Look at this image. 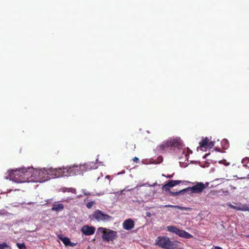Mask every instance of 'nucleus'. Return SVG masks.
Here are the masks:
<instances>
[{
  "label": "nucleus",
  "instance_id": "obj_32",
  "mask_svg": "<svg viewBox=\"0 0 249 249\" xmlns=\"http://www.w3.org/2000/svg\"><path fill=\"white\" fill-rule=\"evenodd\" d=\"M125 190H126L125 189H124L121 190L120 191V194H121V195L123 194H124V192L125 191Z\"/></svg>",
  "mask_w": 249,
  "mask_h": 249
},
{
  "label": "nucleus",
  "instance_id": "obj_26",
  "mask_svg": "<svg viewBox=\"0 0 249 249\" xmlns=\"http://www.w3.org/2000/svg\"><path fill=\"white\" fill-rule=\"evenodd\" d=\"M214 143H215V142H213V141H211L210 142H208V144L207 146V148H213L214 145Z\"/></svg>",
  "mask_w": 249,
  "mask_h": 249
},
{
  "label": "nucleus",
  "instance_id": "obj_13",
  "mask_svg": "<svg viewBox=\"0 0 249 249\" xmlns=\"http://www.w3.org/2000/svg\"><path fill=\"white\" fill-rule=\"evenodd\" d=\"M236 205H233L231 203H229L228 206L233 209L236 210H240L242 211H249V206H246L245 205H241V203H235Z\"/></svg>",
  "mask_w": 249,
  "mask_h": 249
},
{
  "label": "nucleus",
  "instance_id": "obj_12",
  "mask_svg": "<svg viewBox=\"0 0 249 249\" xmlns=\"http://www.w3.org/2000/svg\"><path fill=\"white\" fill-rule=\"evenodd\" d=\"M95 231V228L93 227H89L87 225L84 226L81 229V231L83 233L86 235H90L93 234L94 233Z\"/></svg>",
  "mask_w": 249,
  "mask_h": 249
},
{
  "label": "nucleus",
  "instance_id": "obj_43",
  "mask_svg": "<svg viewBox=\"0 0 249 249\" xmlns=\"http://www.w3.org/2000/svg\"><path fill=\"white\" fill-rule=\"evenodd\" d=\"M107 178H109V177H110V176H107Z\"/></svg>",
  "mask_w": 249,
  "mask_h": 249
},
{
  "label": "nucleus",
  "instance_id": "obj_5",
  "mask_svg": "<svg viewBox=\"0 0 249 249\" xmlns=\"http://www.w3.org/2000/svg\"><path fill=\"white\" fill-rule=\"evenodd\" d=\"M98 231L102 233V239L107 242L113 241L118 237L117 232L115 231L101 227L98 229Z\"/></svg>",
  "mask_w": 249,
  "mask_h": 249
},
{
  "label": "nucleus",
  "instance_id": "obj_4",
  "mask_svg": "<svg viewBox=\"0 0 249 249\" xmlns=\"http://www.w3.org/2000/svg\"><path fill=\"white\" fill-rule=\"evenodd\" d=\"M155 244L164 249H175L177 246V242H173L168 237L164 236L157 237Z\"/></svg>",
  "mask_w": 249,
  "mask_h": 249
},
{
  "label": "nucleus",
  "instance_id": "obj_30",
  "mask_svg": "<svg viewBox=\"0 0 249 249\" xmlns=\"http://www.w3.org/2000/svg\"><path fill=\"white\" fill-rule=\"evenodd\" d=\"M93 203H87V207L88 208H90Z\"/></svg>",
  "mask_w": 249,
  "mask_h": 249
},
{
  "label": "nucleus",
  "instance_id": "obj_21",
  "mask_svg": "<svg viewBox=\"0 0 249 249\" xmlns=\"http://www.w3.org/2000/svg\"><path fill=\"white\" fill-rule=\"evenodd\" d=\"M165 207H174L175 208L178 209L181 211H185L186 212L190 211L192 209L189 207H180L178 206H174V205H166Z\"/></svg>",
  "mask_w": 249,
  "mask_h": 249
},
{
  "label": "nucleus",
  "instance_id": "obj_18",
  "mask_svg": "<svg viewBox=\"0 0 249 249\" xmlns=\"http://www.w3.org/2000/svg\"><path fill=\"white\" fill-rule=\"evenodd\" d=\"M62 241L63 242V244L66 246H71L72 247L74 246V244L71 243L70 241V239L68 237H63L60 238Z\"/></svg>",
  "mask_w": 249,
  "mask_h": 249
},
{
  "label": "nucleus",
  "instance_id": "obj_38",
  "mask_svg": "<svg viewBox=\"0 0 249 249\" xmlns=\"http://www.w3.org/2000/svg\"><path fill=\"white\" fill-rule=\"evenodd\" d=\"M230 187L231 188H233V189H236V187H232V186L231 185H230Z\"/></svg>",
  "mask_w": 249,
  "mask_h": 249
},
{
  "label": "nucleus",
  "instance_id": "obj_7",
  "mask_svg": "<svg viewBox=\"0 0 249 249\" xmlns=\"http://www.w3.org/2000/svg\"><path fill=\"white\" fill-rule=\"evenodd\" d=\"M167 230L172 233H174L179 236L186 239H189L193 237V235L187 231L180 230L174 226H168L166 227Z\"/></svg>",
  "mask_w": 249,
  "mask_h": 249
},
{
  "label": "nucleus",
  "instance_id": "obj_28",
  "mask_svg": "<svg viewBox=\"0 0 249 249\" xmlns=\"http://www.w3.org/2000/svg\"><path fill=\"white\" fill-rule=\"evenodd\" d=\"M74 197H75V196L74 195L73 196H68L66 198V199H64L63 201H68L69 200L72 199Z\"/></svg>",
  "mask_w": 249,
  "mask_h": 249
},
{
  "label": "nucleus",
  "instance_id": "obj_40",
  "mask_svg": "<svg viewBox=\"0 0 249 249\" xmlns=\"http://www.w3.org/2000/svg\"><path fill=\"white\" fill-rule=\"evenodd\" d=\"M220 179H216L214 180V181H218V180H220Z\"/></svg>",
  "mask_w": 249,
  "mask_h": 249
},
{
  "label": "nucleus",
  "instance_id": "obj_15",
  "mask_svg": "<svg viewBox=\"0 0 249 249\" xmlns=\"http://www.w3.org/2000/svg\"><path fill=\"white\" fill-rule=\"evenodd\" d=\"M134 223L131 219L125 220L123 223V228L126 230H130L134 228Z\"/></svg>",
  "mask_w": 249,
  "mask_h": 249
},
{
  "label": "nucleus",
  "instance_id": "obj_20",
  "mask_svg": "<svg viewBox=\"0 0 249 249\" xmlns=\"http://www.w3.org/2000/svg\"><path fill=\"white\" fill-rule=\"evenodd\" d=\"M64 208V206L62 203H59L58 204H53L52 210L53 211L58 212Z\"/></svg>",
  "mask_w": 249,
  "mask_h": 249
},
{
  "label": "nucleus",
  "instance_id": "obj_22",
  "mask_svg": "<svg viewBox=\"0 0 249 249\" xmlns=\"http://www.w3.org/2000/svg\"><path fill=\"white\" fill-rule=\"evenodd\" d=\"M61 190L63 192H71L73 194H76V189L73 188H62Z\"/></svg>",
  "mask_w": 249,
  "mask_h": 249
},
{
  "label": "nucleus",
  "instance_id": "obj_34",
  "mask_svg": "<svg viewBox=\"0 0 249 249\" xmlns=\"http://www.w3.org/2000/svg\"><path fill=\"white\" fill-rule=\"evenodd\" d=\"M213 194H214V192H213V191H211V192L208 194V195H209V196H211V195H213Z\"/></svg>",
  "mask_w": 249,
  "mask_h": 249
},
{
  "label": "nucleus",
  "instance_id": "obj_1",
  "mask_svg": "<svg viewBox=\"0 0 249 249\" xmlns=\"http://www.w3.org/2000/svg\"><path fill=\"white\" fill-rule=\"evenodd\" d=\"M38 177L40 180L39 182H43L52 178H60L58 168H45L38 169Z\"/></svg>",
  "mask_w": 249,
  "mask_h": 249
},
{
  "label": "nucleus",
  "instance_id": "obj_25",
  "mask_svg": "<svg viewBox=\"0 0 249 249\" xmlns=\"http://www.w3.org/2000/svg\"><path fill=\"white\" fill-rule=\"evenodd\" d=\"M6 248L11 249V248L8 245H7L6 243H3L2 244H0V249H5Z\"/></svg>",
  "mask_w": 249,
  "mask_h": 249
},
{
  "label": "nucleus",
  "instance_id": "obj_19",
  "mask_svg": "<svg viewBox=\"0 0 249 249\" xmlns=\"http://www.w3.org/2000/svg\"><path fill=\"white\" fill-rule=\"evenodd\" d=\"M167 146L170 148L172 147L177 146L178 145V142L176 140H171L166 142Z\"/></svg>",
  "mask_w": 249,
  "mask_h": 249
},
{
  "label": "nucleus",
  "instance_id": "obj_36",
  "mask_svg": "<svg viewBox=\"0 0 249 249\" xmlns=\"http://www.w3.org/2000/svg\"><path fill=\"white\" fill-rule=\"evenodd\" d=\"M222 142H225V143H228V142L227 140H224Z\"/></svg>",
  "mask_w": 249,
  "mask_h": 249
},
{
  "label": "nucleus",
  "instance_id": "obj_3",
  "mask_svg": "<svg viewBox=\"0 0 249 249\" xmlns=\"http://www.w3.org/2000/svg\"><path fill=\"white\" fill-rule=\"evenodd\" d=\"M26 168L9 170V178L10 180L16 183H23L27 182V177L25 175Z\"/></svg>",
  "mask_w": 249,
  "mask_h": 249
},
{
  "label": "nucleus",
  "instance_id": "obj_37",
  "mask_svg": "<svg viewBox=\"0 0 249 249\" xmlns=\"http://www.w3.org/2000/svg\"><path fill=\"white\" fill-rule=\"evenodd\" d=\"M172 177H173V175H171V176H168L167 177V178H172Z\"/></svg>",
  "mask_w": 249,
  "mask_h": 249
},
{
  "label": "nucleus",
  "instance_id": "obj_42",
  "mask_svg": "<svg viewBox=\"0 0 249 249\" xmlns=\"http://www.w3.org/2000/svg\"><path fill=\"white\" fill-rule=\"evenodd\" d=\"M89 202H91V203H92V202H94V201H91V200H90V201Z\"/></svg>",
  "mask_w": 249,
  "mask_h": 249
},
{
  "label": "nucleus",
  "instance_id": "obj_33",
  "mask_svg": "<svg viewBox=\"0 0 249 249\" xmlns=\"http://www.w3.org/2000/svg\"><path fill=\"white\" fill-rule=\"evenodd\" d=\"M246 148L249 150V142L247 143Z\"/></svg>",
  "mask_w": 249,
  "mask_h": 249
},
{
  "label": "nucleus",
  "instance_id": "obj_9",
  "mask_svg": "<svg viewBox=\"0 0 249 249\" xmlns=\"http://www.w3.org/2000/svg\"><path fill=\"white\" fill-rule=\"evenodd\" d=\"M181 182H187V183H191L190 182L188 181H181L179 180H171L169 181L166 184H164L162 187V189L163 190H164L166 192H168L170 193V192H171L169 188L173 187L177 185H178V184L180 183Z\"/></svg>",
  "mask_w": 249,
  "mask_h": 249
},
{
  "label": "nucleus",
  "instance_id": "obj_2",
  "mask_svg": "<svg viewBox=\"0 0 249 249\" xmlns=\"http://www.w3.org/2000/svg\"><path fill=\"white\" fill-rule=\"evenodd\" d=\"M84 166L82 164L73 165L66 168H58L59 174L60 177H69L80 175L83 173Z\"/></svg>",
  "mask_w": 249,
  "mask_h": 249
},
{
  "label": "nucleus",
  "instance_id": "obj_35",
  "mask_svg": "<svg viewBox=\"0 0 249 249\" xmlns=\"http://www.w3.org/2000/svg\"><path fill=\"white\" fill-rule=\"evenodd\" d=\"M215 249H223L222 248L220 247H218V246H216V247H215Z\"/></svg>",
  "mask_w": 249,
  "mask_h": 249
},
{
  "label": "nucleus",
  "instance_id": "obj_29",
  "mask_svg": "<svg viewBox=\"0 0 249 249\" xmlns=\"http://www.w3.org/2000/svg\"><path fill=\"white\" fill-rule=\"evenodd\" d=\"M139 159L137 158V157H134L133 159V160L135 162H138L139 161Z\"/></svg>",
  "mask_w": 249,
  "mask_h": 249
},
{
  "label": "nucleus",
  "instance_id": "obj_41",
  "mask_svg": "<svg viewBox=\"0 0 249 249\" xmlns=\"http://www.w3.org/2000/svg\"><path fill=\"white\" fill-rule=\"evenodd\" d=\"M132 189H127L126 191H130V190H131Z\"/></svg>",
  "mask_w": 249,
  "mask_h": 249
},
{
  "label": "nucleus",
  "instance_id": "obj_6",
  "mask_svg": "<svg viewBox=\"0 0 249 249\" xmlns=\"http://www.w3.org/2000/svg\"><path fill=\"white\" fill-rule=\"evenodd\" d=\"M38 169H35L33 167L26 168L25 176L27 177V182H39L40 179L38 177Z\"/></svg>",
  "mask_w": 249,
  "mask_h": 249
},
{
  "label": "nucleus",
  "instance_id": "obj_11",
  "mask_svg": "<svg viewBox=\"0 0 249 249\" xmlns=\"http://www.w3.org/2000/svg\"><path fill=\"white\" fill-rule=\"evenodd\" d=\"M193 194V192L192 191V187H187L186 188L183 189L181 190H180L178 192H170V195L172 196H176L178 195H181L184 194H188L191 195Z\"/></svg>",
  "mask_w": 249,
  "mask_h": 249
},
{
  "label": "nucleus",
  "instance_id": "obj_8",
  "mask_svg": "<svg viewBox=\"0 0 249 249\" xmlns=\"http://www.w3.org/2000/svg\"><path fill=\"white\" fill-rule=\"evenodd\" d=\"M93 216L98 221H107L113 219L111 216L104 213L100 210L95 211L93 214Z\"/></svg>",
  "mask_w": 249,
  "mask_h": 249
},
{
  "label": "nucleus",
  "instance_id": "obj_31",
  "mask_svg": "<svg viewBox=\"0 0 249 249\" xmlns=\"http://www.w3.org/2000/svg\"><path fill=\"white\" fill-rule=\"evenodd\" d=\"M146 215L147 216L150 217L151 216V213L150 212H147L146 213Z\"/></svg>",
  "mask_w": 249,
  "mask_h": 249
},
{
  "label": "nucleus",
  "instance_id": "obj_23",
  "mask_svg": "<svg viewBox=\"0 0 249 249\" xmlns=\"http://www.w3.org/2000/svg\"><path fill=\"white\" fill-rule=\"evenodd\" d=\"M243 165L245 167H248V164L249 163V158L246 157L244 158L242 160Z\"/></svg>",
  "mask_w": 249,
  "mask_h": 249
},
{
  "label": "nucleus",
  "instance_id": "obj_14",
  "mask_svg": "<svg viewBox=\"0 0 249 249\" xmlns=\"http://www.w3.org/2000/svg\"><path fill=\"white\" fill-rule=\"evenodd\" d=\"M82 165V166H84V172H86L89 170L95 169L97 168V163L94 162H89Z\"/></svg>",
  "mask_w": 249,
  "mask_h": 249
},
{
  "label": "nucleus",
  "instance_id": "obj_39",
  "mask_svg": "<svg viewBox=\"0 0 249 249\" xmlns=\"http://www.w3.org/2000/svg\"><path fill=\"white\" fill-rule=\"evenodd\" d=\"M226 193L228 195H229V191H226Z\"/></svg>",
  "mask_w": 249,
  "mask_h": 249
},
{
  "label": "nucleus",
  "instance_id": "obj_10",
  "mask_svg": "<svg viewBox=\"0 0 249 249\" xmlns=\"http://www.w3.org/2000/svg\"><path fill=\"white\" fill-rule=\"evenodd\" d=\"M208 183L206 184V185L202 182H197L196 184L192 187V191L193 193L199 194L202 192V191L206 188V186H208Z\"/></svg>",
  "mask_w": 249,
  "mask_h": 249
},
{
  "label": "nucleus",
  "instance_id": "obj_16",
  "mask_svg": "<svg viewBox=\"0 0 249 249\" xmlns=\"http://www.w3.org/2000/svg\"><path fill=\"white\" fill-rule=\"evenodd\" d=\"M209 141V140L207 137L203 138L202 141L201 142H200L199 143V147L201 148H207Z\"/></svg>",
  "mask_w": 249,
  "mask_h": 249
},
{
  "label": "nucleus",
  "instance_id": "obj_24",
  "mask_svg": "<svg viewBox=\"0 0 249 249\" xmlns=\"http://www.w3.org/2000/svg\"><path fill=\"white\" fill-rule=\"evenodd\" d=\"M16 245L19 249H27L24 243H18L16 244Z\"/></svg>",
  "mask_w": 249,
  "mask_h": 249
},
{
  "label": "nucleus",
  "instance_id": "obj_17",
  "mask_svg": "<svg viewBox=\"0 0 249 249\" xmlns=\"http://www.w3.org/2000/svg\"><path fill=\"white\" fill-rule=\"evenodd\" d=\"M170 148H169V146H167L166 142L163 143L162 144L160 145L158 148V150L160 151L161 153H164L166 151H167Z\"/></svg>",
  "mask_w": 249,
  "mask_h": 249
},
{
  "label": "nucleus",
  "instance_id": "obj_27",
  "mask_svg": "<svg viewBox=\"0 0 249 249\" xmlns=\"http://www.w3.org/2000/svg\"><path fill=\"white\" fill-rule=\"evenodd\" d=\"M129 148L132 150V151H134L135 148H136V146H135V144H130L129 145Z\"/></svg>",
  "mask_w": 249,
  "mask_h": 249
}]
</instances>
